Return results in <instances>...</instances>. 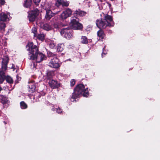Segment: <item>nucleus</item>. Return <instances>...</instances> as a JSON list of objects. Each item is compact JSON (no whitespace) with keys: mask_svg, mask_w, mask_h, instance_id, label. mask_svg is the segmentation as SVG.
<instances>
[{"mask_svg":"<svg viewBox=\"0 0 160 160\" xmlns=\"http://www.w3.org/2000/svg\"><path fill=\"white\" fill-rule=\"evenodd\" d=\"M26 47L28 48L27 50L29 51L28 58L29 59L35 60L37 62L39 63L45 59V55L38 52V48L32 42H29Z\"/></svg>","mask_w":160,"mask_h":160,"instance_id":"1","label":"nucleus"},{"mask_svg":"<svg viewBox=\"0 0 160 160\" xmlns=\"http://www.w3.org/2000/svg\"><path fill=\"white\" fill-rule=\"evenodd\" d=\"M80 95H83L86 97L89 96L88 88H85L84 85L82 84H79L76 86L74 89V92L72 93L71 98V101L73 102Z\"/></svg>","mask_w":160,"mask_h":160,"instance_id":"2","label":"nucleus"},{"mask_svg":"<svg viewBox=\"0 0 160 160\" xmlns=\"http://www.w3.org/2000/svg\"><path fill=\"white\" fill-rule=\"evenodd\" d=\"M97 26L99 28H105L107 26H113L114 23L112 17L109 15L104 16V18L97 20L96 21Z\"/></svg>","mask_w":160,"mask_h":160,"instance_id":"3","label":"nucleus"},{"mask_svg":"<svg viewBox=\"0 0 160 160\" xmlns=\"http://www.w3.org/2000/svg\"><path fill=\"white\" fill-rule=\"evenodd\" d=\"M79 19L76 16L72 17L71 19L70 25L71 28L74 29H81L82 28V25L79 23Z\"/></svg>","mask_w":160,"mask_h":160,"instance_id":"4","label":"nucleus"},{"mask_svg":"<svg viewBox=\"0 0 160 160\" xmlns=\"http://www.w3.org/2000/svg\"><path fill=\"white\" fill-rule=\"evenodd\" d=\"M72 30L69 28H63L62 29L60 32L62 35L67 39H69L72 36Z\"/></svg>","mask_w":160,"mask_h":160,"instance_id":"5","label":"nucleus"},{"mask_svg":"<svg viewBox=\"0 0 160 160\" xmlns=\"http://www.w3.org/2000/svg\"><path fill=\"white\" fill-rule=\"evenodd\" d=\"M58 60L57 57L51 59L48 63V65L51 67L57 68L60 67L58 63Z\"/></svg>","mask_w":160,"mask_h":160,"instance_id":"6","label":"nucleus"},{"mask_svg":"<svg viewBox=\"0 0 160 160\" xmlns=\"http://www.w3.org/2000/svg\"><path fill=\"white\" fill-rule=\"evenodd\" d=\"M72 13V10L69 8H67L61 14V18L63 19H66L68 17L70 16Z\"/></svg>","mask_w":160,"mask_h":160,"instance_id":"7","label":"nucleus"},{"mask_svg":"<svg viewBox=\"0 0 160 160\" xmlns=\"http://www.w3.org/2000/svg\"><path fill=\"white\" fill-rule=\"evenodd\" d=\"M10 17L8 12H2L0 14V20L3 21L9 20Z\"/></svg>","mask_w":160,"mask_h":160,"instance_id":"8","label":"nucleus"},{"mask_svg":"<svg viewBox=\"0 0 160 160\" xmlns=\"http://www.w3.org/2000/svg\"><path fill=\"white\" fill-rule=\"evenodd\" d=\"M58 12L53 13L51 10L47 9L46 10V14L45 16V18L47 20H49L55 14H57Z\"/></svg>","mask_w":160,"mask_h":160,"instance_id":"9","label":"nucleus"},{"mask_svg":"<svg viewBox=\"0 0 160 160\" xmlns=\"http://www.w3.org/2000/svg\"><path fill=\"white\" fill-rule=\"evenodd\" d=\"M50 86L52 88H58L59 86V84L56 81L50 80L49 81Z\"/></svg>","mask_w":160,"mask_h":160,"instance_id":"10","label":"nucleus"},{"mask_svg":"<svg viewBox=\"0 0 160 160\" xmlns=\"http://www.w3.org/2000/svg\"><path fill=\"white\" fill-rule=\"evenodd\" d=\"M37 15V12H32L29 13L28 15V18L30 22L34 21Z\"/></svg>","mask_w":160,"mask_h":160,"instance_id":"11","label":"nucleus"},{"mask_svg":"<svg viewBox=\"0 0 160 160\" xmlns=\"http://www.w3.org/2000/svg\"><path fill=\"white\" fill-rule=\"evenodd\" d=\"M28 86L29 88L28 90L30 92H32L35 91L36 88V85L35 83L33 81L29 83Z\"/></svg>","mask_w":160,"mask_h":160,"instance_id":"12","label":"nucleus"},{"mask_svg":"<svg viewBox=\"0 0 160 160\" xmlns=\"http://www.w3.org/2000/svg\"><path fill=\"white\" fill-rule=\"evenodd\" d=\"M73 14L74 16L76 17L78 16H83L86 14V13L83 11L76 10L74 12Z\"/></svg>","mask_w":160,"mask_h":160,"instance_id":"13","label":"nucleus"},{"mask_svg":"<svg viewBox=\"0 0 160 160\" xmlns=\"http://www.w3.org/2000/svg\"><path fill=\"white\" fill-rule=\"evenodd\" d=\"M57 2L63 6L67 7L69 5V2L66 0H57Z\"/></svg>","mask_w":160,"mask_h":160,"instance_id":"14","label":"nucleus"},{"mask_svg":"<svg viewBox=\"0 0 160 160\" xmlns=\"http://www.w3.org/2000/svg\"><path fill=\"white\" fill-rule=\"evenodd\" d=\"M5 73L2 71H0V83H2L6 78Z\"/></svg>","mask_w":160,"mask_h":160,"instance_id":"15","label":"nucleus"},{"mask_svg":"<svg viewBox=\"0 0 160 160\" xmlns=\"http://www.w3.org/2000/svg\"><path fill=\"white\" fill-rule=\"evenodd\" d=\"M41 27L44 29L46 31H49L52 30V28L49 24L47 23L43 24L42 25H41Z\"/></svg>","mask_w":160,"mask_h":160,"instance_id":"16","label":"nucleus"},{"mask_svg":"<svg viewBox=\"0 0 160 160\" xmlns=\"http://www.w3.org/2000/svg\"><path fill=\"white\" fill-rule=\"evenodd\" d=\"M64 48V45L63 43L59 44L57 46V50L58 52L62 51Z\"/></svg>","mask_w":160,"mask_h":160,"instance_id":"17","label":"nucleus"},{"mask_svg":"<svg viewBox=\"0 0 160 160\" xmlns=\"http://www.w3.org/2000/svg\"><path fill=\"white\" fill-rule=\"evenodd\" d=\"M97 35L100 38L103 39L105 35L103 31L100 30L97 32Z\"/></svg>","mask_w":160,"mask_h":160,"instance_id":"18","label":"nucleus"},{"mask_svg":"<svg viewBox=\"0 0 160 160\" xmlns=\"http://www.w3.org/2000/svg\"><path fill=\"white\" fill-rule=\"evenodd\" d=\"M3 22V21L0 20V30L4 31L6 25Z\"/></svg>","mask_w":160,"mask_h":160,"instance_id":"19","label":"nucleus"},{"mask_svg":"<svg viewBox=\"0 0 160 160\" xmlns=\"http://www.w3.org/2000/svg\"><path fill=\"white\" fill-rule=\"evenodd\" d=\"M31 0H26L24 4V6L26 8H28L31 5Z\"/></svg>","mask_w":160,"mask_h":160,"instance_id":"20","label":"nucleus"},{"mask_svg":"<svg viewBox=\"0 0 160 160\" xmlns=\"http://www.w3.org/2000/svg\"><path fill=\"white\" fill-rule=\"evenodd\" d=\"M81 42L82 43L87 44L88 41L87 38L85 36H82L81 38Z\"/></svg>","mask_w":160,"mask_h":160,"instance_id":"21","label":"nucleus"},{"mask_svg":"<svg viewBox=\"0 0 160 160\" xmlns=\"http://www.w3.org/2000/svg\"><path fill=\"white\" fill-rule=\"evenodd\" d=\"M38 38L42 41H43L45 38V35L43 33H40L38 35Z\"/></svg>","mask_w":160,"mask_h":160,"instance_id":"22","label":"nucleus"},{"mask_svg":"<svg viewBox=\"0 0 160 160\" xmlns=\"http://www.w3.org/2000/svg\"><path fill=\"white\" fill-rule=\"evenodd\" d=\"M21 108L22 109H25L27 108L28 106L27 104L23 101H22L20 103Z\"/></svg>","mask_w":160,"mask_h":160,"instance_id":"23","label":"nucleus"},{"mask_svg":"<svg viewBox=\"0 0 160 160\" xmlns=\"http://www.w3.org/2000/svg\"><path fill=\"white\" fill-rule=\"evenodd\" d=\"M5 79L7 82L10 84L12 83H13V80L12 78L9 76L6 77Z\"/></svg>","mask_w":160,"mask_h":160,"instance_id":"24","label":"nucleus"},{"mask_svg":"<svg viewBox=\"0 0 160 160\" xmlns=\"http://www.w3.org/2000/svg\"><path fill=\"white\" fill-rule=\"evenodd\" d=\"M8 62V58L3 59L2 62V64L7 65Z\"/></svg>","mask_w":160,"mask_h":160,"instance_id":"25","label":"nucleus"},{"mask_svg":"<svg viewBox=\"0 0 160 160\" xmlns=\"http://www.w3.org/2000/svg\"><path fill=\"white\" fill-rule=\"evenodd\" d=\"M48 55L49 57H54V58L56 57L55 54L52 53L50 52H47Z\"/></svg>","mask_w":160,"mask_h":160,"instance_id":"26","label":"nucleus"},{"mask_svg":"<svg viewBox=\"0 0 160 160\" xmlns=\"http://www.w3.org/2000/svg\"><path fill=\"white\" fill-rule=\"evenodd\" d=\"M52 110L53 111L56 110V112L58 113H61L62 112V110L60 108H53L52 109Z\"/></svg>","mask_w":160,"mask_h":160,"instance_id":"27","label":"nucleus"},{"mask_svg":"<svg viewBox=\"0 0 160 160\" xmlns=\"http://www.w3.org/2000/svg\"><path fill=\"white\" fill-rule=\"evenodd\" d=\"M48 44L49 47L52 48H53L55 46L54 43L52 42H51L49 43Z\"/></svg>","mask_w":160,"mask_h":160,"instance_id":"28","label":"nucleus"},{"mask_svg":"<svg viewBox=\"0 0 160 160\" xmlns=\"http://www.w3.org/2000/svg\"><path fill=\"white\" fill-rule=\"evenodd\" d=\"M32 32L34 34V36H35L36 33L37 32V29L35 27H34L32 29Z\"/></svg>","mask_w":160,"mask_h":160,"instance_id":"29","label":"nucleus"},{"mask_svg":"<svg viewBox=\"0 0 160 160\" xmlns=\"http://www.w3.org/2000/svg\"><path fill=\"white\" fill-rule=\"evenodd\" d=\"M75 83V81L74 79H72L70 81L71 86L72 87L74 86Z\"/></svg>","mask_w":160,"mask_h":160,"instance_id":"30","label":"nucleus"},{"mask_svg":"<svg viewBox=\"0 0 160 160\" xmlns=\"http://www.w3.org/2000/svg\"><path fill=\"white\" fill-rule=\"evenodd\" d=\"M41 0H33V2L36 5H38Z\"/></svg>","mask_w":160,"mask_h":160,"instance_id":"31","label":"nucleus"},{"mask_svg":"<svg viewBox=\"0 0 160 160\" xmlns=\"http://www.w3.org/2000/svg\"><path fill=\"white\" fill-rule=\"evenodd\" d=\"M7 65L2 64V70L5 71L7 69Z\"/></svg>","mask_w":160,"mask_h":160,"instance_id":"32","label":"nucleus"},{"mask_svg":"<svg viewBox=\"0 0 160 160\" xmlns=\"http://www.w3.org/2000/svg\"><path fill=\"white\" fill-rule=\"evenodd\" d=\"M53 26L54 28H57L58 27V24L57 22H55Z\"/></svg>","mask_w":160,"mask_h":160,"instance_id":"33","label":"nucleus"},{"mask_svg":"<svg viewBox=\"0 0 160 160\" xmlns=\"http://www.w3.org/2000/svg\"><path fill=\"white\" fill-rule=\"evenodd\" d=\"M4 0H0V4L1 5H3L4 3Z\"/></svg>","mask_w":160,"mask_h":160,"instance_id":"34","label":"nucleus"},{"mask_svg":"<svg viewBox=\"0 0 160 160\" xmlns=\"http://www.w3.org/2000/svg\"><path fill=\"white\" fill-rule=\"evenodd\" d=\"M105 54L104 53L102 52V57H103L104 55Z\"/></svg>","mask_w":160,"mask_h":160,"instance_id":"35","label":"nucleus"},{"mask_svg":"<svg viewBox=\"0 0 160 160\" xmlns=\"http://www.w3.org/2000/svg\"><path fill=\"white\" fill-rule=\"evenodd\" d=\"M99 0L101 2H102L103 1H105V0Z\"/></svg>","mask_w":160,"mask_h":160,"instance_id":"36","label":"nucleus"},{"mask_svg":"<svg viewBox=\"0 0 160 160\" xmlns=\"http://www.w3.org/2000/svg\"><path fill=\"white\" fill-rule=\"evenodd\" d=\"M2 90V88L0 87V92Z\"/></svg>","mask_w":160,"mask_h":160,"instance_id":"37","label":"nucleus"},{"mask_svg":"<svg viewBox=\"0 0 160 160\" xmlns=\"http://www.w3.org/2000/svg\"><path fill=\"white\" fill-rule=\"evenodd\" d=\"M50 9H52V7H51V6L50 7Z\"/></svg>","mask_w":160,"mask_h":160,"instance_id":"38","label":"nucleus"},{"mask_svg":"<svg viewBox=\"0 0 160 160\" xmlns=\"http://www.w3.org/2000/svg\"><path fill=\"white\" fill-rule=\"evenodd\" d=\"M49 74V73H48V75Z\"/></svg>","mask_w":160,"mask_h":160,"instance_id":"39","label":"nucleus"}]
</instances>
